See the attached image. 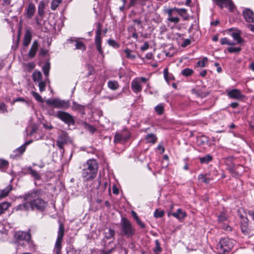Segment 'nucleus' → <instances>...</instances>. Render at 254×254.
Returning <instances> with one entry per match:
<instances>
[{
	"mask_svg": "<svg viewBox=\"0 0 254 254\" xmlns=\"http://www.w3.org/2000/svg\"><path fill=\"white\" fill-rule=\"evenodd\" d=\"M42 191L40 189H34L25 193L20 197L24 200H30L31 209L43 211L48 203L42 198Z\"/></svg>",
	"mask_w": 254,
	"mask_h": 254,
	"instance_id": "obj_1",
	"label": "nucleus"
},
{
	"mask_svg": "<svg viewBox=\"0 0 254 254\" xmlns=\"http://www.w3.org/2000/svg\"><path fill=\"white\" fill-rule=\"evenodd\" d=\"M98 164L95 159L88 160L84 164L82 170V177L83 181L88 182L93 180L97 176Z\"/></svg>",
	"mask_w": 254,
	"mask_h": 254,
	"instance_id": "obj_2",
	"label": "nucleus"
},
{
	"mask_svg": "<svg viewBox=\"0 0 254 254\" xmlns=\"http://www.w3.org/2000/svg\"><path fill=\"white\" fill-rule=\"evenodd\" d=\"M14 243L18 246H21L23 248H26L27 246L29 249L34 247L29 230L27 232H16L14 235Z\"/></svg>",
	"mask_w": 254,
	"mask_h": 254,
	"instance_id": "obj_3",
	"label": "nucleus"
},
{
	"mask_svg": "<svg viewBox=\"0 0 254 254\" xmlns=\"http://www.w3.org/2000/svg\"><path fill=\"white\" fill-rule=\"evenodd\" d=\"M120 226V235L122 236L130 238L135 234V229L127 218L125 217L122 218Z\"/></svg>",
	"mask_w": 254,
	"mask_h": 254,
	"instance_id": "obj_4",
	"label": "nucleus"
},
{
	"mask_svg": "<svg viewBox=\"0 0 254 254\" xmlns=\"http://www.w3.org/2000/svg\"><path fill=\"white\" fill-rule=\"evenodd\" d=\"M233 241L228 238H224L220 240L216 246V249L219 254H225L229 252L233 247Z\"/></svg>",
	"mask_w": 254,
	"mask_h": 254,
	"instance_id": "obj_5",
	"label": "nucleus"
},
{
	"mask_svg": "<svg viewBox=\"0 0 254 254\" xmlns=\"http://www.w3.org/2000/svg\"><path fill=\"white\" fill-rule=\"evenodd\" d=\"M51 115L59 119L68 126L70 125H74L75 124V121L73 116L67 112L59 111L57 113H55L53 111V113Z\"/></svg>",
	"mask_w": 254,
	"mask_h": 254,
	"instance_id": "obj_6",
	"label": "nucleus"
},
{
	"mask_svg": "<svg viewBox=\"0 0 254 254\" xmlns=\"http://www.w3.org/2000/svg\"><path fill=\"white\" fill-rule=\"evenodd\" d=\"M64 234V225L62 223H60L59 230L58 232V237L56 242L54 252L56 254H61L62 249V242Z\"/></svg>",
	"mask_w": 254,
	"mask_h": 254,
	"instance_id": "obj_7",
	"label": "nucleus"
},
{
	"mask_svg": "<svg viewBox=\"0 0 254 254\" xmlns=\"http://www.w3.org/2000/svg\"><path fill=\"white\" fill-rule=\"evenodd\" d=\"M46 102L47 105L52 106L58 109H64L68 107V103L67 102L58 98L48 99Z\"/></svg>",
	"mask_w": 254,
	"mask_h": 254,
	"instance_id": "obj_8",
	"label": "nucleus"
},
{
	"mask_svg": "<svg viewBox=\"0 0 254 254\" xmlns=\"http://www.w3.org/2000/svg\"><path fill=\"white\" fill-rule=\"evenodd\" d=\"M101 28L102 25L100 23L98 22L97 25V29L96 31V36L95 38V44L96 46L97 51L100 54L103 55V51L101 47Z\"/></svg>",
	"mask_w": 254,
	"mask_h": 254,
	"instance_id": "obj_9",
	"label": "nucleus"
},
{
	"mask_svg": "<svg viewBox=\"0 0 254 254\" xmlns=\"http://www.w3.org/2000/svg\"><path fill=\"white\" fill-rule=\"evenodd\" d=\"M221 9L224 7H227L231 12H233L236 6L232 0H212Z\"/></svg>",
	"mask_w": 254,
	"mask_h": 254,
	"instance_id": "obj_10",
	"label": "nucleus"
},
{
	"mask_svg": "<svg viewBox=\"0 0 254 254\" xmlns=\"http://www.w3.org/2000/svg\"><path fill=\"white\" fill-rule=\"evenodd\" d=\"M68 135L66 132H63L59 135L57 140V145L61 149L64 151V146L66 144L68 140Z\"/></svg>",
	"mask_w": 254,
	"mask_h": 254,
	"instance_id": "obj_11",
	"label": "nucleus"
},
{
	"mask_svg": "<svg viewBox=\"0 0 254 254\" xmlns=\"http://www.w3.org/2000/svg\"><path fill=\"white\" fill-rule=\"evenodd\" d=\"M243 16L246 22L254 23V13L250 8H245L243 10Z\"/></svg>",
	"mask_w": 254,
	"mask_h": 254,
	"instance_id": "obj_12",
	"label": "nucleus"
},
{
	"mask_svg": "<svg viewBox=\"0 0 254 254\" xmlns=\"http://www.w3.org/2000/svg\"><path fill=\"white\" fill-rule=\"evenodd\" d=\"M131 88L135 93H138L141 92L142 87L139 83V79L135 78L131 81Z\"/></svg>",
	"mask_w": 254,
	"mask_h": 254,
	"instance_id": "obj_13",
	"label": "nucleus"
},
{
	"mask_svg": "<svg viewBox=\"0 0 254 254\" xmlns=\"http://www.w3.org/2000/svg\"><path fill=\"white\" fill-rule=\"evenodd\" d=\"M227 95L230 98L235 99H240L244 97V95L241 93L240 90L237 89L230 90Z\"/></svg>",
	"mask_w": 254,
	"mask_h": 254,
	"instance_id": "obj_14",
	"label": "nucleus"
},
{
	"mask_svg": "<svg viewBox=\"0 0 254 254\" xmlns=\"http://www.w3.org/2000/svg\"><path fill=\"white\" fill-rule=\"evenodd\" d=\"M38 47V42L37 40L34 41L28 53V56L30 58H33L35 56Z\"/></svg>",
	"mask_w": 254,
	"mask_h": 254,
	"instance_id": "obj_15",
	"label": "nucleus"
},
{
	"mask_svg": "<svg viewBox=\"0 0 254 254\" xmlns=\"http://www.w3.org/2000/svg\"><path fill=\"white\" fill-rule=\"evenodd\" d=\"M32 39V32L29 29H26L24 36L23 45L25 47H27L31 42Z\"/></svg>",
	"mask_w": 254,
	"mask_h": 254,
	"instance_id": "obj_16",
	"label": "nucleus"
},
{
	"mask_svg": "<svg viewBox=\"0 0 254 254\" xmlns=\"http://www.w3.org/2000/svg\"><path fill=\"white\" fill-rule=\"evenodd\" d=\"M26 202L19 204L15 207L16 210L28 211L31 209L30 200H24Z\"/></svg>",
	"mask_w": 254,
	"mask_h": 254,
	"instance_id": "obj_17",
	"label": "nucleus"
},
{
	"mask_svg": "<svg viewBox=\"0 0 254 254\" xmlns=\"http://www.w3.org/2000/svg\"><path fill=\"white\" fill-rule=\"evenodd\" d=\"M68 41L70 43L75 42V49L76 50H81L82 51H84L86 49V46L82 42L78 41V40H77L76 39H74V38H70L68 39Z\"/></svg>",
	"mask_w": 254,
	"mask_h": 254,
	"instance_id": "obj_18",
	"label": "nucleus"
},
{
	"mask_svg": "<svg viewBox=\"0 0 254 254\" xmlns=\"http://www.w3.org/2000/svg\"><path fill=\"white\" fill-rule=\"evenodd\" d=\"M35 7L33 3H30L28 4L26 11V16L28 18H31L35 12Z\"/></svg>",
	"mask_w": 254,
	"mask_h": 254,
	"instance_id": "obj_19",
	"label": "nucleus"
},
{
	"mask_svg": "<svg viewBox=\"0 0 254 254\" xmlns=\"http://www.w3.org/2000/svg\"><path fill=\"white\" fill-rule=\"evenodd\" d=\"M241 31L237 30L231 34V36L238 44H241L244 42V39L241 37Z\"/></svg>",
	"mask_w": 254,
	"mask_h": 254,
	"instance_id": "obj_20",
	"label": "nucleus"
},
{
	"mask_svg": "<svg viewBox=\"0 0 254 254\" xmlns=\"http://www.w3.org/2000/svg\"><path fill=\"white\" fill-rule=\"evenodd\" d=\"M147 0H130V2L128 5L126 7L127 9H129L130 7L133 6L136 4H139L143 6L146 4V2Z\"/></svg>",
	"mask_w": 254,
	"mask_h": 254,
	"instance_id": "obj_21",
	"label": "nucleus"
},
{
	"mask_svg": "<svg viewBox=\"0 0 254 254\" xmlns=\"http://www.w3.org/2000/svg\"><path fill=\"white\" fill-rule=\"evenodd\" d=\"M171 215L179 220L183 219L186 216V213L183 212L180 208L178 209L176 212L172 213Z\"/></svg>",
	"mask_w": 254,
	"mask_h": 254,
	"instance_id": "obj_22",
	"label": "nucleus"
},
{
	"mask_svg": "<svg viewBox=\"0 0 254 254\" xmlns=\"http://www.w3.org/2000/svg\"><path fill=\"white\" fill-rule=\"evenodd\" d=\"M27 171H28L29 174H30L32 176V177L34 178L35 180H41V176L37 171L33 170L30 167L27 168Z\"/></svg>",
	"mask_w": 254,
	"mask_h": 254,
	"instance_id": "obj_23",
	"label": "nucleus"
},
{
	"mask_svg": "<svg viewBox=\"0 0 254 254\" xmlns=\"http://www.w3.org/2000/svg\"><path fill=\"white\" fill-rule=\"evenodd\" d=\"M12 189V186L11 185H8L4 189L0 190V199L7 196Z\"/></svg>",
	"mask_w": 254,
	"mask_h": 254,
	"instance_id": "obj_24",
	"label": "nucleus"
},
{
	"mask_svg": "<svg viewBox=\"0 0 254 254\" xmlns=\"http://www.w3.org/2000/svg\"><path fill=\"white\" fill-rule=\"evenodd\" d=\"M129 138V136H125L123 134L116 133L114 136V141L115 143L120 142L122 140H126Z\"/></svg>",
	"mask_w": 254,
	"mask_h": 254,
	"instance_id": "obj_25",
	"label": "nucleus"
},
{
	"mask_svg": "<svg viewBox=\"0 0 254 254\" xmlns=\"http://www.w3.org/2000/svg\"><path fill=\"white\" fill-rule=\"evenodd\" d=\"M107 86L109 88L112 90H116L119 87L118 82L115 80H109L107 83Z\"/></svg>",
	"mask_w": 254,
	"mask_h": 254,
	"instance_id": "obj_26",
	"label": "nucleus"
},
{
	"mask_svg": "<svg viewBox=\"0 0 254 254\" xmlns=\"http://www.w3.org/2000/svg\"><path fill=\"white\" fill-rule=\"evenodd\" d=\"M32 78L34 81L40 82L42 81V74L39 71H35L32 74Z\"/></svg>",
	"mask_w": 254,
	"mask_h": 254,
	"instance_id": "obj_27",
	"label": "nucleus"
},
{
	"mask_svg": "<svg viewBox=\"0 0 254 254\" xmlns=\"http://www.w3.org/2000/svg\"><path fill=\"white\" fill-rule=\"evenodd\" d=\"M212 157L209 154H207L205 156L200 157L199 161L201 164H208L212 160Z\"/></svg>",
	"mask_w": 254,
	"mask_h": 254,
	"instance_id": "obj_28",
	"label": "nucleus"
},
{
	"mask_svg": "<svg viewBox=\"0 0 254 254\" xmlns=\"http://www.w3.org/2000/svg\"><path fill=\"white\" fill-rule=\"evenodd\" d=\"M208 142V138L207 136L202 135L197 138V142L200 145H203L206 144Z\"/></svg>",
	"mask_w": 254,
	"mask_h": 254,
	"instance_id": "obj_29",
	"label": "nucleus"
},
{
	"mask_svg": "<svg viewBox=\"0 0 254 254\" xmlns=\"http://www.w3.org/2000/svg\"><path fill=\"white\" fill-rule=\"evenodd\" d=\"M155 246L153 248V251L155 254H159L162 252V249L160 247V242L158 240H156L155 241Z\"/></svg>",
	"mask_w": 254,
	"mask_h": 254,
	"instance_id": "obj_30",
	"label": "nucleus"
},
{
	"mask_svg": "<svg viewBox=\"0 0 254 254\" xmlns=\"http://www.w3.org/2000/svg\"><path fill=\"white\" fill-rule=\"evenodd\" d=\"M145 138L147 142L151 143H155L157 139L156 136L153 133L147 134Z\"/></svg>",
	"mask_w": 254,
	"mask_h": 254,
	"instance_id": "obj_31",
	"label": "nucleus"
},
{
	"mask_svg": "<svg viewBox=\"0 0 254 254\" xmlns=\"http://www.w3.org/2000/svg\"><path fill=\"white\" fill-rule=\"evenodd\" d=\"M45 4L44 1H40L38 5V13L41 17H43L44 13Z\"/></svg>",
	"mask_w": 254,
	"mask_h": 254,
	"instance_id": "obj_32",
	"label": "nucleus"
},
{
	"mask_svg": "<svg viewBox=\"0 0 254 254\" xmlns=\"http://www.w3.org/2000/svg\"><path fill=\"white\" fill-rule=\"evenodd\" d=\"M10 206V204L7 202L0 203V215L3 213Z\"/></svg>",
	"mask_w": 254,
	"mask_h": 254,
	"instance_id": "obj_33",
	"label": "nucleus"
},
{
	"mask_svg": "<svg viewBox=\"0 0 254 254\" xmlns=\"http://www.w3.org/2000/svg\"><path fill=\"white\" fill-rule=\"evenodd\" d=\"M198 179L199 180H201L203 183L206 184H208L210 183V181L212 179L209 177H207V175H204L203 174H200L198 176Z\"/></svg>",
	"mask_w": 254,
	"mask_h": 254,
	"instance_id": "obj_34",
	"label": "nucleus"
},
{
	"mask_svg": "<svg viewBox=\"0 0 254 254\" xmlns=\"http://www.w3.org/2000/svg\"><path fill=\"white\" fill-rule=\"evenodd\" d=\"M63 0H52L51 3V8L53 10H55L62 3Z\"/></svg>",
	"mask_w": 254,
	"mask_h": 254,
	"instance_id": "obj_35",
	"label": "nucleus"
},
{
	"mask_svg": "<svg viewBox=\"0 0 254 254\" xmlns=\"http://www.w3.org/2000/svg\"><path fill=\"white\" fill-rule=\"evenodd\" d=\"M181 16L183 17L184 20H188L189 16L187 14V10L185 8H180L178 13Z\"/></svg>",
	"mask_w": 254,
	"mask_h": 254,
	"instance_id": "obj_36",
	"label": "nucleus"
},
{
	"mask_svg": "<svg viewBox=\"0 0 254 254\" xmlns=\"http://www.w3.org/2000/svg\"><path fill=\"white\" fill-rule=\"evenodd\" d=\"M115 234V231L112 229H109L108 230V231L104 232L105 237L108 240L114 237Z\"/></svg>",
	"mask_w": 254,
	"mask_h": 254,
	"instance_id": "obj_37",
	"label": "nucleus"
},
{
	"mask_svg": "<svg viewBox=\"0 0 254 254\" xmlns=\"http://www.w3.org/2000/svg\"><path fill=\"white\" fill-rule=\"evenodd\" d=\"M248 225V224L247 222H244L243 223H242L241 225V231L245 235H247L249 233Z\"/></svg>",
	"mask_w": 254,
	"mask_h": 254,
	"instance_id": "obj_38",
	"label": "nucleus"
},
{
	"mask_svg": "<svg viewBox=\"0 0 254 254\" xmlns=\"http://www.w3.org/2000/svg\"><path fill=\"white\" fill-rule=\"evenodd\" d=\"M164 106L162 104H159L155 107V111L158 115H161L164 112Z\"/></svg>",
	"mask_w": 254,
	"mask_h": 254,
	"instance_id": "obj_39",
	"label": "nucleus"
},
{
	"mask_svg": "<svg viewBox=\"0 0 254 254\" xmlns=\"http://www.w3.org/2000/svg\"><path fill=\"white\" fill-rule=\"evenodd\" d=\"M193 72V70L189 68H185L182 71V74L185 76H189L191 75Z\"/></svg>",
	"mask_w": 254,
	"mask_h": 254,
	"instance_id": "obj_40",
	"label": "nucleus"
},
{
	"mask_svg": "<svg viewBox=\"0 0 254 254\" xmlns=\"http://www.w3.org/2000/svg\"><path fill=\"white\" fill-rule=\"evenodd\" d=\"M221 45H234L235 43L229 41L227 38H223L220 40Z\"/></svg>",
	"mask_w": 254,
	"mask_h": 254,
	"instance_id": "obj_41",
	"label": "nucleus"
},
{
	"mask_svg": "<svg viewBox=\"0 0 254 254\" xmlns=\"http://www.w3.org/2000/svg\"><path fill=\"white\" fill-rule=\"evenodd\" d=\"M227 219V215L224 212H222L218 217V221L220 223L226 221Z\"/></svg>",
	"mask_w": 254,
	"mask_h": 254,
	"instance_id": "obj_42",
	"label": "nucleus"
},
{
	"mask_svg": "<svg viewBox=\"0 0 254 254\" xmlns=\"http://www.w3.org/2000/svg\"><path fill=\"white\" fill-rule=\"evenodd\" d=\"M125 53L126 54V57L127 59L134 60L135 58V56L131 54V50L127 48L124 50Z\"/></svg>",
	"mask_w": 254,
	"mask_h": 254,
	"instance_id": "obj_43",
	"label": "nucleus"
},
{
	"mask_svg": "<svg viewBox=\"0 0 254 254\" xmlns=\"http://www.w3.org/2000/svg\"><path fill=\"white\" fill-rule=\"evenodd\" d=\"M227 51L230 53H239L241 51V48L240 47H230L228 48Z\"/></svg>",
	"mask_w": 254,
	"mask_h": 254,
	"instance_id": "obj_44",
	"label": "nucleus"
},
{
	"mask_svg": "<svg viewBox=\"0 0 254 254\" xmlns=\"http://www.w3.org/2000/svg\"><path fill=\"white\" fill-rule=\"evenodd\" d=\"M164 215V211L163 210H159V209H156L154 213V216L155 218H161L163 217Z\"/></svg>",
	"mask_w": 254,
	"mask_h": 254,
	"instance_id": "obj_45",
	"label": "nucleus"
},
{
	"mask_svg": "<svg viewBox=\"0 0 254 254\" xmlns=\"http://www.w3.org/2000/svg\"><path fill=\"white\" fill-rule=\"evenodd\" d=\"M8 162L4 159H0V169H5L7 168Z\"/></svg>",
	"mask_w": 254,
	"mask_h": 254,
	"instance_id": "obj_46",
	"label": "nucleus"
},
{
	"mask_svg": "<svg viewBox=\"0 0 254 254\" xmlns=\"http://www.w3.org/2000/svg\"><path fill=\"white\" fill-rule=\"evenodd\" d=\"M31 94L37 101L40 102H43V101L42 98L38 93L32 91Z\"/></svg>",
	"mask_w": 254,
	"mask_h": 254,
	"instance_id": "obj_47",
	"label": "nucleus"
},
{
	"mask_svg": "<svg viewBox=\"0 0 254 254\" xmlns=\"http://www.w3.org/2000/svg\"><path fill=\"white\" fill-rule=\"evenodd\" d=\"M167 20L170 22H172L175 24H177L180 22V18L178 17L170 16V17H168Z\"/></svg>",
	"mask_w": 254,
	"mask_h": 254,
	"instance_id": "obj_48",
	"label": "nucleus"
},
{
	"mask_svg": "<svg viewBox=\"0 0 254 254\" xmlns=\"http://www.w3.org/2000/svg\"><path fill=\"white\" fill-rule=\"evenodd\" d=\"M207 58L204 57L201 61H199L197 63V64L198 66L200 67H204L205 66V64L207 62Z\"/></svg>",
	"mask_w": 254,
	"mask_h": 254,
	"instance_id": "obj_49",
	"label": "nucleus"
},
{
	"mask_svg": "<svg viewBox=\"0 0 254 254\" xmlns=\"http://www.w3.org/2000/svg\"><path fill=\"white\" fill-rule=\"evenodd\" d=\"M108 43L109 45L114 47V48H119V45L114 40L112 39H109L108 41Z\"/></svg>",
	"mask_w": 254,
	"mask_h": 254,
	"instance_id": "obj_50",
	"label": "nucleus"
},
{
	"mask_svg": "<svg viewBox=\"0 0 254 254\" xmlns=\"http://www.w3.org/2000/svg\"><path fill=\"white\" fill-rule=\"evenodd\" d=\"M7 112L6 105L3 103H0V114Z\"/></svg>",
	"mask_w": 254,
	"mask_h": 254,
	"instance_id": "obj_51",
	"label": "nucleus"
},
{
	"mask_svg": "<svg viewBox=\"0 0 254 254\" xmlns=\"http://www.w3.org/2000/svg\"><path fill=\"white\" fill-rule=\"evenodd\" d=\"M38 86L39 87V90L40 92H43L45 90L46 84L45 82L43 81H41L39 82Z\"/></svg>",
	"mask_w": 254,
	"mask_h": 254,
	"instance_id": "obj_52",
	"label": "nucleus"
},
{
	"mask_svg": "<svg viewBox=\"0 0 254 254\" xmlns=\"http://www.w3.org/2000/svg\"><path fill=\"white\" fill-rule=\"evenodd\" d=\"M31 127V130L28 134V135L30 136L32 135L34 133H35L38 129V127L35 125H32Z\"/></svg>",
	"mask_w": 254,
	"mask_h": 254,
	"instance_id": "obj_53",
	"label": "nucleus"
},
{
	"mask_svg": "<svg viewBox=\"0 0 254 254\" xmlns=\"http://www.w3.org/2000/svg\"><path fill=\"white\" fill-rule=\"evenodd\" d=\"M50 67L48 64H45L43 67V72L46 76L49 75Z\"/></svg>",
	"mask_w": 254,
	"mask_h": 254,
	"instance_id": "obj_54",
	"label": "nucleus"
},
{
	"mask_svg": "<svg viewBox=\"0 0 254 254\" xmlns=\"http://www.w3.org/2000/svg\"><path fill=\"white\" fill-rule=\"evenodd\" d=\"M149 48V44L147 42H145L143 45L140 47V49L142 51H146Z\"/></svg>",
	"mask_w": 254,
	"mask_h": 254,
	"instance_id": "obj_55",
	"label": "nucleus"
},
{
	"mask_svg": "<svg viewBox=\"0 0 254 254\" xmlns=\"http://www.w3.org/2000/svg\"><path fill=\"white\" fill-rule=\"evenodd\" d=\"M191 42L190 40L189 39H186L184 41V43L182 45V46L183 47H185L187 46L188 45H190V44Z\"/></svg>",
	"mask_w": 254,
	"mask_h": 254,
	"instance_id": "obj_56",
	"label": "nucleus"
},
{
	"mask_svg": "<svg viewBox=\"0 0 254 254\" xmlns=\"http://www.w3.org/2000/svg\"><path fill=\"white\" fill-rule=\"evenodd\" d=\"M163 73H164V78H165V80L167 81H168V75H169V73L168 72V70L167 68H165L164 69Z\"/></svg>",
	"mask_w": 254,
	"mask_h": 254,
	"instance_id": "obj_57",
	"label": "nucleus"
},
{
	"mask_svg": "<svg viewBox=\"0 0 254 254\" xmlns=\"http://www.w3.org/2000/svg\"><path fill=\"white\" fill-rule=\"evenodd\" d=\"M165 12L167 13L169 17L172 16L174 11L172 8L167 9L165 10Z\"/></svg>",
	"mask_w": 254,
	"mask_h": 254,
	"instance_id": "obj_58",
	"label": "nucleus"
},
{
	"mask_svg": "<svg viewBox=\"0 0 254 254\" xmlns=\"http://www.w3.org/2000/svg\"><path fill=\"white\" fill-rule=\"evenodd\" d=\"M25 150V146L23 144L21 145L20 147H19L18 148H17V151L20 153H23Z\"/></svg>",
	"mask_w": 254,
	"mask_h": 254,
	"instance_id": "obj_59",
	"label": "nucleus"
},
{
	"mask_svg": "<svg viewBox=\"0 0 254 254\" xmlns=\"http://www.w3.org/2000/svg\"><path fill=\"white\" fill-rule=\"evenodd\" d=\"M94 183H97L96 188L97 189H99L101 185V178L100 177L98 178L94 182Z\"/></svg>",
	"mask_w": 254,
	"mask_h": 254,
	"instance_id": "obj_60",
	"label": "nucleus"
},
{
	"mask_svg": "<svg viewBox=\"0 0 254 254\" xmlns=\"http://www.w3.org/2000/svg\"><path fill=\"white\" fill-rule=\"evenodd\" d=\"M113 250V249H111L109 250H102L101 251L100 254H110Z\"/></svg>",
	"mask_w": 254,
	"mask_h": 254,
	"instance_id": "obj_61",
	"label": "nucleus"
},
{
	"mask_svg": "<svg viewBox=\"0 0 254 254\" xmlns=\"http://www.w3.org/2000/svg\"><path fill=\"white\" fill-rule=\"evenodd\" d=\"M88 129L92 133H93L96 131V128L91 125H88Z\"/></svg>",
	"mask_w": 254,
	"mask_h": 254,
	"instance_id": "obj_62",
	"label": "nucleus"
},
{
	"mask_svg": "<svg viewBox=\"0 0 254 254\" xmlns=\"http://www.w3.org/2000/svg\"><path fill=\"white\" fill-rule=\"evenodd\" d=\"M131 28L133 30V32L132 34V37L135 38L136 40H137L138 38L137 34L136 32V29L135 28H133V27H131Z\"/></svg>",
	"mask_w": 254,
	"mask_h": 254,
	"instance_id": "obj_63",
	"label": "nucleus"
},
{
	"mask_svg": "<svg viewBox=\"0 0 254 254\" xmlns=\"http://www.w3.org/2000/svg\"><path fill=\"white\" fill-rule=\"evenodd\" d=\"M248 213L250 216L252 217V219L254 220V209L252 210H249Z\"/></svg>",
	"mask_w": 254,
	"mask_h": 254,
	"instance_id": "obj_64",
	"label": "nucleus"
}]
</instances>
